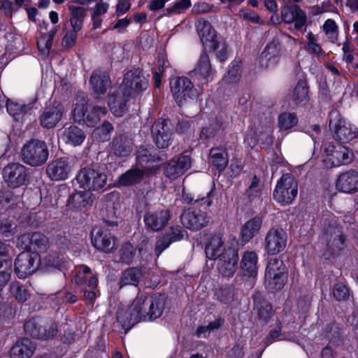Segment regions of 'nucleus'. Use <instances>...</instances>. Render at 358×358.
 <instances>
[{
  "label": "nucleus",
  "mask_w": 358,
  "mask_h": 358,
  "mask_svg": "<svg viewBox=\"0 0 358 358\" xmlns=\"http://www.w3.org/2000/svg\"><path fill=\"white\" fill-rule=\"evenodd\" d=\"M166 159V155L162 152H156L152 146H140L136 151V166L142 169L151 168L154 162H162Z\"/></svg>",
  "instance_id": "aec40b11"
},
{
  "label": "nucleus",
  "mask_w": 358,
  "mask_h": 358,
  "mask_svg": "<svg viewBox=\"0 0 358 358\" xmlns=\"http://www.w3.org/2000/svg\"><path fill=\"white\" fill-rule=\"evenodd\" d=\"M79 31H75L72 29L71 31L67 32L63 38L62 43L64 48H72L77 40V33Z\"/></svg>",
  "instance_id": "338daca9"
},
{
  "label": "nucleus",
  "mask_w": 358,
  "mask_h": 358,
  "mask_svg": "<svg viewBox=\"0 0 358 358\" xmlns=\"http://www.w3.org/2000/svg\"><path fill=\"white\" fill-rule=\"evenodd\" d=\"M194 76H197L199 79L207 83L209 78L213 75V70L211 66L209 56L206 52H203L199 59L196 66L191 72Z\"/></svg>",
  "instance_id": "f704fd0d"
},
{
  "label": "nucleus",
  "mask_w": 358,
  "mask_h": 358,
  "mask_svg": "<svg viewBox=\"0 0 358 358\" xmlns=\"http://www.w3.org/2000/svg\"><path fill=\"white\" fill-rule=\"evenodd\" d=\"M113 130L112 124L107 120H104L101 125L94 129L92 135L98 141L104 142L110 139V133Z\"/></svg>",
  "instance_id": "3c124183"
},
{
  "label": "nucleus",
  "mask_w": 358,
  "mask_h": 358,
  "mask_svg": "<svg viewBox=\"0 0 358 358\" xmlns=\"http://www.w3.org/2000/svg\"><path fill=\"white\" fill-rule=\"evenodd\" d=\"M299 10H302L299 6L285 5L281 8V17L284 22L290 24L294 22L295 17L298 15Z\"/></svg>",
  "instance_id": "6e6d98bb"
},
{
  "label": "nucleus",
  "mask_w": 358,
  "mask_h": 358,
  "mask_svg": "<svg viewBox=\"0 0 358 358\" xmlns=\"http://www.w3.org/2000/svg\"><path fill=\"white\" fill-rule=\"evenodd\" d=\"M44 321L39 318H32L27 321L24 325L27 335L33 338L42 339L45 336Z\"/></svg>",
  "instance_id": "58836bf2"
},
{
  "label": "nucleus",
  "mask_w": 358,
  "mask_h": 358,
  "mask_svg": "<svg viewBox=\"0 0 358 358\" xmlns=\"http://www.w3.org/2000/svg\"><path fill=\"white\" fill-rule=\"evenodd\" d=\"M71 170L70 162L66 157L52 161L46 167V173L52 180H63L68 178Z\"/></svg>",
  "instance_id": "a878e982"
},
{
  "label": "nucleus",
  "mask_w": 358,
  "mask_h": 358,
  "mask_svg": "<svg viewBox=\"0 0 358 358\" xmlns=\"http://www.w3.org/2000/svg\"><path fill=\"white\" fill-rule=\"evenodd\" d=\"M170 217L169 210L166 208H162L146 212L144 215L143 220L147 229L159 231L167 224Z\"/></svg>",
  "instance_id": "5701e85b"
},
{
  "label": "nucleus",
  "mask_w": 358,
  "mask_h": 358,
  "mask_svg": "<svg viewBox=\"0 0 358 358\" xmlns=\"http://www.w3.org/2000/svg\"><path fill=\"white\" fill-rule=\"evenodd\" d=\"M88 280L86 287H83L84 298L86 301L93 303L97 296L99 291L97 289L98 278L96 276H91Z\"/></svg>",
  "instance_id": "864d4df0"
},
{
  "label": "nucleus",
  "mask_w": 358,
  "mask_h": 358,
  "mask_svg": "<svg viewBox=\"0 0 358 358\" xmlns=\"http://www.w3.org/2000/svg\"><path fill=\"white\" fill-rule=\"evenodd\" d=\"M158 169V166H152L151 168H145V169H142L136 166L120 175L117 184L119 186L123 187L138 184L143 180L145 175L155 174Z\"/></svg>",
  "instance_id": "4be33fe9"
},
{
  "label": "nucleus",
  "mask_w": 358,
  "mask_h": 358,
  "mask_svg": "<svg viewBox=\"0 0 358 358\" xmlns=\"http://www.w3.org/2000/svg\"><path fill=\"white\" fill-rule=\"evenodd\" d=\"M210 156L211 162L220 171H222L228 164L227 152L220 148H214L210 150Z\"/></svg>",
  "instance_id": "a18cd8bd"
},
{
  "label": "nucleus",
  "mask_w": 358,
  "mask_h": 358,
  "mask_svg": "<svg viewBox=\"0 0 358 358\" xmlns=\"http://www.w3.org/2000/svg\"><path fill=\"white\" fill-rule=\"evenodd\" d=\"M253 311L257 315L258 322L262 325H266L275 315L272 304L257 291L252 296Z\"/></svg>",
  "instance_id": "f3484780"
},
{
  "label": "nucleus",
  "mask_w": 358,
  "mask_h": 358,
  "mask_svg": "<svg viewBox=\"0 0 358 358\" xmlns=\"http://www.w3.org/2000/svg\"><path fill=\"white\" fill-rule=\"evenodd\" d=\"M63 114V105L60 103H54L42 111L39 117L40 124L45 129L54 128L61 120Z\"/></svg>",
  "instance_id": "bb28decb"
},
{
  "label": "nucleus",
  "mask_w": 358,
  "mask_h": 358,
  "mask_svg": "<svg viewBox=\"0 0 358 358\" xmlns=\"http://www.w3.org/2000/svg\"><path fill=\"white\" fill-rule=\"evenodd\" d=\"M85 137L84 131L76 126H70L66 128L62 136V140L66 143L73 146L81 145Z\"/></svg>",
  "instance_id": "4c0bfd02"
},
{
  "label": "nucleus",
  "mask_w": 358,
  "mask_h": 358,
  "mask_svg": "<svg viewBox=\"0 0 358 358\" xmlns=\"http://www.w3.org/2000/svg\"><path fill=\"white\" fill-rule=\"evenodd\" d=\"M140 314L136 310L134 302L129 306H120L116 313V322L120 324L125 332H127L133 326L141 320Z\"/></svg>",
  "instance_id": "393cba45"
},
{
  "label": "nucleus",
  "mask_w": 358,
  "mask_h": 358,
  "mask_svg": "<svg viewBox=\"0 0 358 358\" xmlns=\"http://www.w3.org/2000/svg\"><path fill=\"white\" fill-rule=\"evenodd\" d=\"M298 119L294 113H283L278 117L279 126L281 129H289L297 124Z\"/></svg>",
  "instance_id": "bf43d9fd"
},
{
  "label": "nucleus",
  "mask_w": 358,
  "mask_h": 358,
  "mask_svg": "<svg viewBox=\"0 0 358 358\" xmlns=\"http://www.w3.org/2000/svg\"><path fill=\"white\" fill-rule=\"evenodd\" d=\"M227 248L224 246V243L220 235L212 236L206 245L205 252L206 257L210 259H216L225 252Z\"/></svg>",
  "instance_id": "c9c22d12"
},
{
  "label": "nucleus",
  "mask_w": 358,
  "mask_h": 358,
  "mask_svg": "<svg viewBox=\"0 0 358 358\" xmlns=\"http://www.w3.org/2000/svg\"><path fill=\"white\" fill-rule=\"evenodd\" d=\"M22 161L31 166H40L45 164L49 157L47 144L43 141L31 139L21 150Z\"/></svg>",
  "instance_id": "f03ea898"
},
{
  "label": "nucleus",
  "mask_w": 358,
  "mask_h": 358,
  "mask_svg": "<svg viewBox=\"0 0 358 358\" xmlns=\"http://www.w3.org/2000/svg\"><path fill=\"white\" fill-rule=\"evenodd\" d=\"M198 31L201 41L206 49L215 50L217 47L220 46V43L217 41L216 32L209 22L199 21Z\"/></svg>",
  "instance_id": "c85d7f7f"
},
{
  "label": "nucleus",
  "mask_w": 358,
  "mask_h": 358,
  "mask_svg": "<svg viewBox=\"0 0 358 358\" xmlns=\"http://www.w3.org/2000/svg\"><path fill=\"white\" fill-rule=\"evenodd\" d=\"M107 175L99 169L86 166L77 173L76 180L80 187L92 192L102 190L107 182Z\"/></svg>",
  "instance_id": "20e7f679"
},
{
  "label": "nucleus",
  "mask_w": 358,
  "mask_h": 358,
  "mask_svg": "<svg viewBox=\"0 0 358 358\" xmlns=\"http://www.w3.org/2000/svg\"><path fill=\"white\" fill-rule=\"evenodd\" d=\"M2 174L8 187L16 188L25 184L28 178L27 168L18 163H10L6 165Z\"/></svg>",
  "instance_id": "ddd939ff"
},
{
  "label": "nucleus",
  "mask_w": 358,
  "mask_h": 358,
  "mask_svg": "<svg viewBox=\"0 0 358 358\" xmlns=\"http://www.w3.org/2000/svg\"><path fill=\"white\" fill-rule=\"evenodd\" d=\"M326 335L332 341L340 336V327L338 324L331 323L326 327Z\"/></svg>",
  "instance_id": "774afa93"
},
{
  "label": "nucleus",
  "mask_w": 358,
  "mask_h": 358,
  "mask_svg": "<svg viewBox=\"0 0 358 358\" xmlns=\"http://www.w3.org/2000/svg\"><path fill=\"white\" fill-rule=\"evenodd\" d=\"M262 220L260 217L256 216L246 222L240 230V241L242 243H248L256 236L262 227Z\"/></svg>",
  "instance_id": "72a5a7b5"
},
{
  "label": "nucleus",
  "mask_w": 358,
  "mask_h": 358,
  "mask_svg": "<svg viewBox=\"0 0 358 358\" xmlns=\"http://www.w3.org/2000/svg\"><path fill=\"white\" fill-rule=\"evenodd\" d=\"M280 48L279 44L274 41L268 44L265 50L262 52L260 55L261 62L271 61L274 59L279 54Z\"/></svg>",
  "instance_id": "680f3d73"
},
{
  "label": "nucleus",
  "mask_w": 358,
  "mask_h": 358,
  "mask_svg": "<svg viewBox=\"0 0 358 358\" xmlns=\"http://www.w3.org/2000/svg\"><path fill=\"white\" fill-rule=\"evenodd\" d=\"M333 295L338 301H346L350 297V292L345 284L339 282L333 286Z\"/></svg>",
  "instance_id": "13d9d810"
},
{
  "label": "nucleus",
  "mask_w": 358,
  "mask_h": 358,
  "mask_svg": "<svg viewBox=\"0 0 358 358\" xmlns=\"http://www.w3.org/2000/svg\"><path fill=\"white\" fill-rule=\"evenodd\" d=\"M288 273L283 262L278 258H272L267 264L265 276Z\"/></svg>",
  "instance_id": "603ef678"
},
{
  "label": "nucleus",
  "mask_w": 358,
  "mask_h": 358,
  "mask_svg": "<svg viewBox=\"0 0 358 358\" xmlns=\"http://www.w3.org/2000/svg\"><path fill=\"white\" fill-rule=\"evenodd\" d=\"M287 233L282 228L273 227L267 232L265 241V250L268 255H275L282 252L286 247Z\"/></svg>",
  "instance_id": "4468645a"
},
{
  "label": "nucleus",
  "mask_w": 358,
  "mask_h": 358,
  "mask_svg": "<svg viewBox=\"0 0 358 358\" xmlns=\"http://www.w3.org/2000/svg\"><path fill=\"white\" fill-rule=\"evenodd\" d=\"M111 85L110 76L106 71L96 69L92 72L90 79V87L94 99H103Z\"/></svg>",
  "instance_id": "a211bd4d"
},
{
  "label": "nucleus",
  "mask_w": 358,
  "mask_h": 358,
  "mask_svg": "<svg viewBox=\"0 0 358 358\" xmlns=\"http://www.w3.org/2000/svg\"><path fill=\"white\" fill-rule=\"evenodd\" d=\"M153 142L158 148L169 146L172 141L173 129L168 120H158L151 127Z\"/></svg>",
  "instance_id": "9b49d317"
},
{
  "label": "nucleus",
  "mask_w": 358,
  "mask_h": 358,
  "mask_svg": "<svg viewBox=\"0 0 358 358\" xmlns=\"http://www.w3.org/2000/svg\"><path fill=\"white\" fill-rule=\"evenodd\" d=\"M94 199V194L87 189L76 192L69 197L67 206L71 210H82L83 208L91 206Z\"/></svg>",
  "instance_id": "c756f323"
},
{
  "label": "nucleus",
  "mask_w": 358,
  "mask_h": 358,
  "mask_svg": "<svg viewBox=\"0 0 358 358\" xmlns=\"http://www.w3.org/2000/svg\"><path fill=\"white\" fill-rule=\"evenodd\" d=\"M135 253L136 249L131 243L128 242L122 243L118 252L120 257L118 262L125 264H131Z\"/></svg>",
  "instance_id": "8fccbe9b"
},
{
  "label": "nucleus",
  "mask_w": 358,
  "mask_h": 358,
  "mask_svg": "<svg viewBox=\"0 0 358 358\" xmlns=\"http://www.w3.org/2000/svg\"><path fill=\"white\" fill-rule=\"evenodd\" d=\"M75 108L73 110V117L76 122L81 123L87 111V96L83 92H78L75 99Z\"/></svg>",
  "instance_id": "a19ab883"
},
{
  "label": "nucleus",
  "mask_w": 358,
  "mask_h": 358,
  "mask_svg": "<svg viewBox=\"0 0 358 358\" xmlns=\"http://www.w3.org/2000/svg\"><path fill=\"white\" fill-rule=\"evenodd\" d=\"M298 194V185L290 173L283 174L273 191V199L282 206L291 204Z\"/></svg>",
  "instance_id": "39448f33"
},
{
  "label": "nucleus",
  "mask_w": 358,
  "mask_h": 358,
  "mask_svg": "<svg viewBox=\"0 0 358 358\" xmlns=\"http://www.w3.org/2000/svg\"><path fill=\"white\" fill-rule=\"evenodd\" d=\"M329 127L336 141L346 143L358 136V129L341 117L338 110L329 113Z\"/></svg>",
  "instance_id": "7ed1b4c3"
},
{
  "label": "nucleus",
  "mask_w": 358,
  "mask_h": 358,
  "mask_svg": "<svg viewBox=\"0 0 358 358\" xmlns=\"http://www.w3.org/2000/svg\"><path fill=\"white\" fill-rule=\"evenodd\" d=\"M68 8L71 13L70 22L73 29L81 30L84 19L87 15V8L73 5H69Z\"/></svg>",
  "instance_id": "37998d69"
},
{
  "label": "nucleus",
  "mask_w": 358,
  "mask_h": 358,
  "mask_svg": "<svg viewBox=\"0 0 358 358\" xmlns=\"http://www.w3.org/2000/svg\"><path fill=\"white\" fill-rule=\"evenodd\" d=\"M191 167V159L188 155H180L169 161L164 167V174L171 180H176Z\"/></svg>",
  "instance_id": "412c9836"
},
{
  "label": "nucleus",
  "mask_w": 358,
  "mask_h": 358,
  "mask_svg": "<svg viewBox=\"0 0 358 358\" xmlns=\"http://www.w3.org/2000/svg\"><path fill=\"white\" fill-rule=\"evenodd\" d=\"M18 241L27 251L33 250L38 255L45 252L50 245L48 238L40 232L23 234L18 238Z\"/></svg>",
  "instance_id": "f8f14e48"
},
{
  "label": "nucleus",
  "mask_w": 358,
  "mask_h": 358,
  "mask_svg": "<svg viewBox=\"0 0 358 358\" xmlns=\"http://www.w3.org/2000/svg\"><path fill=\"white\" fill-rule=\"evenodd\" d=\"M214 187H213L207 194L206 196H192L191 194L187 193L185 189L182 190V199L187 204H191L192 203H196L199 201H203L206 203L207 206H210L212 204L211 197L214 196Z\"/></svg>",
  "instance_id": "4d7b16f0"
},
{
  "label": "nucleus",
  "mask_w": 358,
  "mask_h": 358,
  "mask_svg": "<svg viewBox=\"0 0 358 358\" xmlns=\"http://www.w3.org/2000/svg\"><path fill=\"white\" fill-rule=\"evenodd\" d=\"M217 259L219 273L224 277H232L237 268L238 249L236 247H228L225 252Z\"/></svg>",
  "instance_id": "dca6fc26"
},
{
  "label": "nucleus",
  "mask_w": 358,
  "mask_h": 358,
  "mask_svg": "<svg viewBox=\"0 0 358 358\" xmlns=\"http://www.w3.org/2000/svg\"><path fill=\"white\" fill-rule=\"evenodd\" d=\"M182 225L189 229L198 230L205 227L209 222L206 212L200 210L188 208L180 216Z\"/></svg>",
  "instance_id": "b1692460"
},
{
  "label": "nucleus",
  "mask_w": 358,
  "mask_h": 358,
  "mask_svg": "<svg viewBox=\"0 0 358 358\" xmlns=\"http://www.w3.org/2000/svg\"><path fill=\"white\" fill-rule=\"evenodd\" d=\"M292 100L296 106H303L309 100L308 87L306 80H300L295 86Z\"/></svg>",
  "instance_id": "ea45409f"
},
{
  "label": "nucleus",
  "mask_w": 358,
  "mask_h": 358,
  "mask_svg": "<svg viewBox=\"0 0 358 358\" xmlns=\"http://www.w3.org/2000/svg\"><path fill=\"white\" fill-rule=\"evenodd\" d=\"M171 92L176 102L183 105L187 99H194L198 96V92L192 81L185 77H178L171 82Z\"/></svg>",
  "instance_id": "6e6552de"
},
{
  "label": "nucleus",
  "mask_w": 358,
  "mask_h": 358,
  "mask_svg": "<svg viewBox=\"0 0 358 358\" xmlns=\"http://www.w3.org/2000/svg\"><path fill=\"white\" fill-rule=\"evenodd\" d=\"M287 278L288 273L265 276V286L271 292L280 290L286 284Z\"/></svg>",
  "instance_id": "c03bdc74"
},
{
  "label": "nucleus",
  "mask_w": 358,
  "mask_h": 358,
  "mask_svg": "<svg viewBox=\"0 0 358 358\" xmlns=\"http://www.w3.org/2000/svg\"><path fill=\"white\" fill-rule=\"evenodd\" d=\"M166 301L164 294H155L151 296L138 294L134 300V306L140 314L141 320H153L159 317L164 311Z\"/></svg>",
  "instance_id": "f257e3e1"
},
{
  "label": "nucleus",
  "mask_w": 358,
  "mask_h": 358,
  "mask_svg": "<svg viewBox=\"0 0 358 358\" xmlns=\"http://www.w3.org/2000/svg\"><path fill=\"white\" fill-rule=\"evenodd\" d=\"M133 140L127 134H120L112 141L111 150L115 155L128 156L133 149Z\"/></svg>",
  "instance_id": "2f4dec72"
},
{
  "label": "nucleus",
  "mask_w": 358,
  "mask_h": 358,
  "mask_svg": "<svg viewBox=\"0 0 358 358\" xmlns=\"http://www.w3.org/2000/svg\"><path fill=\"white\" fill-rule=\"evenodd\" d=\"M235 294V289L232 286H227L217 289L215 293V297L222 303L231 301Z\"/></svg>",
  "instance_id": "052dcab7"
},
{
  "label": "nucleus",
  "mask_w": 358,
  "mask_h": 358,
  "mask_svg": "<svg viewBox=\"0 0 358 358\" xmlns=\"http://www.w3.org/2000/svg\"><path fill=\"white\" fill-rule=\"evenodd\" d=\"M107 109L105 106H94L87 110L81 123L88 127H94L100 120V114L106 115Z\"/></svg>",
  "instance_id": "de8ad7c7"
},
{
  "label": "nucleus",
  "mask_w": 358,
  "mask_h": 358,
  "mask_svg": "<svg viewBox=\"0 0 358 358\" xmlns=\"http://www.w3.org/2000/svg\"><path fill=\"white\" fill-rule=\"evenodd\" d=\"M92 245L105 253H110L115 248V237L106 227H94L91 233Z\"/></svg>",
  "instance_id": "9d476101"
},
{
  "label": "nucleus",
  "mask_w": 358,
  "mask_h": 358,
  "mask_svg": "<svg viewBox=\"0 0 358 358\" xmlns=\"http://www.w3.org/2000/svg\"><path fill=\"white\" fill-rule=\"evenodd\" d=\"M148 86V79L144 76L142 69L138 68L127 71L120 85V90L124 96H132L139 94L146 90Z\"/></svg>",
  "instance_id": "0eeeda50"
},
{
  "label": "nucleus",
  "mask_w": 358,
  "mask_h": 358,
  "mask_svg": "<svg viewBox=\"0 0 358 358\" xmlns=\"http://www.w3.org/2000/svg\"><path fill=\"white\" fill-rule=\"evenodd\" d=\"M258 256L255 251H245L243 254L240 268L243 275L253 278L257 274Z\"/></svg>",
  "instance_id": "473e14b6"
},
{
  "label": "nucleus",
  "mask_w": 358,
  "mask_h": 358,
  "mask_svg": "<svg viewBox=\"0 0 358 358\" xmlns=\"http://www.w3.org/2000/svg\"><path fill=\"white\" fill-rule=\"evenodd\" d=\"M241 76L240 67L237 64L232 63L229 66L227 74L223 78L227 83H236L239 80Z\"/></svg>",
  "instance_id": "0e129e2a"
},
{
  "label": "nucleus",
  "mask_w": 358,
  "mask_h": 358,
  "mask_svg": "<svg viewBox=\"0 0 358 358\" xmlns=\"http://www.w3.org/2000/svg\"><path fill=\"white\" fill-rule=\"evenodd\" d=\"M324 238L327 243V250L331 255H337L345 248V238L337 221L331 218L324 224Z\"/></svg>",
  "instance_id": "423d86ee"
},
{
  "label": "nucleus",
  "mask_w": 358,
  "mask_h": 358,
  "mask_svg": "<svg viewBox=\"0 0 358 358\" xmlns=\"http://www.w3.org/2000/svg\"><path fill=\"white\" fill-rule=\"evenodd\" d=\"M185 238H187V233L181 226L176 225L169 227L164 236L157 239L155 248L156 256L159 257L171 243Z\"/></svg>",
  "instance_id": "6ab92c4d"
},
{
  "label": "nucleus",
  "mask_w": 358,
  "mask_h": 358,
  "mask_svg": "<svg viewBox=\"0 0 358 358\" xmlns=\"http://www.w3.org/2000/svg\"><path fill=\"white\" fill-rule=\"evenodd\" d=\"M222 127V122L215 117L208 125L201 128L199 137L202 141H208L214 138Z\"/></svg>",
  "instance_id": "09e8293b"
},
{
  "label": "nucleus",
  "mask_w": 358,
  "mask_h": 358,
  "mask_svg": "<svg viewBox=\"0 0 358 358\" xmlns=\"http://www.w3.org/2000/svg\"><path fill=\"white\" fill-rule=\"evenodd\" d=\"M122 95H115L111 94L109 96L108 105L111 113L117 116L122 117L124 113L127 110V99L130 96H124V93Z\"/></svg>",
  "instance_id": "e433bc0d"
},
{
  "label": "nucleus",
  "mask_w": 358,
  "mask_h": 358,
  "mask_svg": "<svg viewBox=\"0 0 358 358\" xmlns=\"http://www.w3.org/2000/svg\"><path fill=\"white\" fill-rule=\"evenodd\" d=\"M39 262V255L29 251L22 252L15 259V272L19 278L24 279L36 271Z\"/></svg>",
  "instance_id": "1a4fd4ad"
},
{
  "label": "nucleus",
  "mask_w": 358,
  "mask_h": 358,
  "mask_svg": "<svg viewBox=\"0 0 358 358\" xmlns=\"http://www.w3.org/2000/svg\"><path fill=\"white\" fill-rule=\"evenodd\" d=\"M325 152L327 154L325 161L330 162L332 166L348 164L353 157V153L341 144L329 143L325 148Z\"/></svg>",
  "instance_id": "2eb2a0df"
},
{
  "label": "nucleus",
  "mask_w": 358,
  "mask_h": 358,
  "mask_svg": "<svg viewBox=\"0 0 358 358\" xmlns=\"http://www.w3.org/2000/svg\"><path fill=\"white\" fill-rule=\"evenodd\" d=\"M6 108L8 113L15 118H17L16 116L17 115L27 113V111L30 109V108L26 105L14 103L10 100L6 101Z\"/></svg>",
  "instance_id": "e2e57ef3"
},
{
  "label": "nucleus",
  "mask_w": 358,
  "mask_h": 358,
  "mask_svg": "<svg viewBox=\"0 0 358 358\" xmlns=\"http://www.w3.org/2000/svg\"><path fill=\"white\" fill-rule=\"evenodd\" d=\"M12 261L0 258V287L6 285L10 278Z\"/></svg>",
  "instance_id": "5fc2aeb1"
},
{
  "label": "nucleus",
  "mask_w": 358,
  "mask_h": 358,
  "mask_svg": "<svg viewBox=\"0 0 358 358\" xmlns=\"http://www.w3.org/2000/svg\"><path fill=\"white\" fill-rule=\"evenodd\" d=\"M336 188L349 194L358 192V171L351 169L342 173L337 179Z\"/></svg>",
  "instance_id": "cd10ccee"
},
{
  "label": "nucleus",
  "mask_w": 358,
  "mask_h": 358,
  "mask_svg": "<svg viewBox=\"0 0 358 358\" xmlns=\"http://www.w3.org/2000/svg\"><path fill=\"white\" fill-rule=\"evenodd\" d=\"M259 182V178L256 176H254L251 184L246 190V194L250 199H253L259 196L260 192Z\"/></svg>",
  "instance_id": "69168bd1"
},
{
  "label": "nucleus",
  "mask_w": 358,
  "mask_h": 358,
  "mask_svg": "<svg viewBox=\"0 0 358 358\" xmlns=\"http://www.w3.org/2000/svg\"><path fill=\"white\" fill-rule=\"evenodd\" d=\"M36 348V344L29 338L19 339L13 345L10 353L12 358H30Z\"/></svg>",
  "instance_id": "7c9ffc66"
},
{
  "label": "nucleus",
  "mask_w": 358,
  "mask_h": 358,
  "mask_svg": "<svg viewBox=\"0 0 358 358\" xmlns=\"http://www.w3.org/2000/svg\"><path fill=\"white\" fill-rule=\"evenodd\" d=\"M143 275L142 270L138 267H130L124 270L122 273L120 285V287L125 285L137 286Z\"/></svg>",
  "instance_id": "79ce46f5"
},
{
  "label": "nucleus",
  "mask_w": 358,
  "mask_h": 358,
  "mask_svg": "<svg viewBox=\"0 0 358 358\" xmlns=\"http://www.w3.org/2000/svg\"><path fill=\"white\" fill-rule=\"evenodd\" d=\"M10 293L19 303L25 302L31 296L27 286L18 281H13L10 283Z\"/></svg>",
  "instance_id": "49530a36"
}]
</instances>
